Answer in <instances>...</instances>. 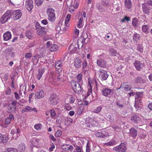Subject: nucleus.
<instances>
[{"label":"nucleus","instance_id":"28","mask_svg":"<svg viewBox=\"0 0 152 152\" xmlns=\"http://www.w3.org/2000/svg\"><path fill=\"white\" fill-rule=\"evenodd\" d=\"M134 106L135 108H141L142 107V103L140 100H137L135 102Z\"/></svg>","mask_w":152,"mask_h":152},{"label":"nucleus","instance_id":"34","mask_svg":"<svg viewBox=\"0 0 152 152\" xmlns=\"http://www.w3.org/2000/svg\"><path fill=\"white\" fill-rule=\"evenodd\" d=\"M123 87L125 91L130 90L131 88V86L130 85H125V83H123Z\"/></svg>","mask_w":152,"mask_h":152},{"label":"nucleus","instance_id":"25","mask_svg":"<svg viewBox=\"0 0 152 152\" xmlns=\"http://www.w3.org/2000/svg\"><path fill=\"white\" fill-rule=\"evenodd\" d=\"M134 81L136 83H143L145 82V80L142 79L141 77H137L135 79Z\"/></svg>","mask_w":152,"mask_h":152},{"label":"nucleus","instance_id":"23","mask_svg":"<svg viewBox=\"0 0 152 152\" xmlns=\"http://www.w3.org/2000/svg\"><path fill=\"white\" fill-rule=\"evenodd\" d=\"M20 130L18 128H15L13 129L11 131V134L13 135L16 134L17 136H18L20 133Z\"/></svg>","mask_w":152,"mask_h":152},{"label":"nucleus","instance_id":"63","mask_svg":"<svg viewBox=\"0 0 152 152\" xmlns=\"http://www.w3.org/2000/svg\"><path fill=\"white\" fill-rule=\"evenodd\" d=\"M65 109L67 111H69L71 109V107L68 104H67L65 106Z\"/></svg>","mask_w":152,"mask_h":152},{"label":"nucleus","instance_id":"9","mask_svg":"<svg viewBox=\"0 0 152 152\" xmlns=\"http://www.w3.org/2000/svg\"><path fill=\"white\" fill-rule=\"evenodd\" d=\"M134 64L136 69L139 71H140L142 69L144 66L143 64L138 61H135L134 63Z\"/></svg>","mask_w":152,"mask_h":152},{"label":"nucleus","instance_id":"1","mask_svg":"<svg viewBox=\"0 0 152 152\" xmlns=\"http://www.w3.org/2000/svg\"><path fill=\"white\" fill-rule=\"evenodd\" d=\"M71 84L73 90L77 94L81 93L82 89L78 82L73 80L71 81Z\"/></svg>","mask_w":152,"mask_h":152},{"label":"nucleus","instance_id":"50","mask_svg":"<svg viewBox=\"0 0 152 152\" xmlns=\"http://www.w3.org/2000/svg\"><path fill=\"white\" fill-rule=\"evenodd\" d=\"M76 152H83L82 148L79 146L76 147Z\"/></svg>","mask_w":152,"mask_h":152},{"label":"nucleus","instance_id":"7","mask_svg":"<svg viewBox=\"0 0 152 152\" xmlns=\"http://www.w3.org/2000/svg\"><path fill=\"white\" fill-rule=\"evenodd\" d=\"M58 98L56 95L54 94H51L49 98V101L50 104L53 105H56L57 103Z\"/></svg>","mask_w":152,"mask_h":152},{"label":"nucleus","instance_id":"40","mask_svg":"<svg viewBox=\"0 0 152 152\" xmlns=\"http://www.w3.org/2000/svg\"><path fill=\"white\" fill-rule=\"evenodd\" d=\"M83 76L82 74L80 73L78 74L77 76V81L78 82H80L81 80H82V77Z\"/></svg>","mask_w":152,"mask_h":152},{"label":"nucleus","instance_id":"54","mask_svg":"<svg viewBox=\"0 0 152 152\" xmlns=\"http://www.w3.org/2000/svg\"><path fill=\"white\" fill-rule=\"evenodd\" d=\"M32 56V54L31 53H27L25 55V57L26 58L28 59Z\"/></svg>","mask_w":152,"mask_h":152},{"label":"nucleus","instance_id":"10","mask_svg":"<svg viewBox=\"0 0 152 152\" xmlns=\"http://www.w3.org/2000/svg\"><path fill=\"white\" fill-rule=\"evenodd\" d=\"M142 10L145 14H148L150 12V10L152 8L150 6H149L147 4L144 3L142 5Z\"/></svg>","mask_w":152,"mask_h":152},{"label":"nucleus","instance_id":"56","mask_svg":"<svg viewBox=\"0 0 152 152\" xmlns=\"http://www.w3.org/2000/svg\"><path fill=\"white\" fill-rule=\"evenodd\" d=\"M116 104L120 108H122L124 107V105L123 104H121L119 102H116Z\"/></svg>","mask_w":152,"mask_h":152},{"label":"nucleus","instance_id":"22","mask_svg":"<svg viewBox=\"0 0 152 152\" xmlns=\"http://www.w3.org/2000/svg\"><path fill=\"white\" fill-rule=\"evenodd\" d=\"M44 71V69H40L38 70V73L37 75V77L38 80H39L40 79Z\"/></svg>","mask_w":152,"mask_h":152},{"label":"nucleus","instance_id":"20","mask_svg":"<svg viewBox=\"0 0 152 152\" xmlns=\"http://www.w3.org/2000/svg\"><path fill=\"white\" fill-rule=\"evenodd\" d=\"M139 117L137 115H135L131 117L130 120L134 123H137L140 121Z\"/></svg>","mask_w":152,"mask_h":152},{"label":"nucleus","instance_id":"14","mask_svg":"<svg viewBox=\"0 0 152 152\" xmlns=\"http://www.w3.org/2000/svg\"><path fill=\"white\" fill-rule=\"evenodd\" d=\"M97 64L99 67L103 68L106 67V62L103 59L98 60L97 61Z\"/></svg>","mask_w":152,"mask_h":152},{"label":"nucleus","instance_id":"48","mask_svg":"<svg viewBox=\"0 0 152 152\" xmlns=\"http://www.w3.org/2000/svg\"><path fill=\"white\" fill-rule=\"evenodd\" d=\"M115 143V141H111L106 143L104 144V145L107 146H111L114 145Z\"/></svg>","mask_w":152,"mask_h":152},{"label":"nucleus","instance_id":"62","mask_svg":"<svg viewBox=\"0 0 152 152\" xmlns=\"http://www.w3.org/2000/svg\"><path fill=\"white\" fill-rule=\"evenodd\" d=\"M129 20H130V18L127 16H125L124 18L121 20V21L122 22H124L125 21H128Z\"/></svg>","mask_w":152,"mask_h":152},{"label":"nucleus","instance_id":"19","mask_svg":"<svg viewBox=\"0 0 152 152\" xmlns=\"http://www.w3.org/2000/svg\"><path fill=\"white\" fill-rule=\"evenodd\" d=\"M130 134L134 138H135L137 135V131L133 128L130 130Z\"/></svg>","mask_w":152,"mask_h":152},{"label":"nucleus","instance_id":"17","mask_svg":"<svg viewBox=\"0 0 152 152\" xmlns=\"http://www.w3.org/2000/svg\"><path fill=\"white\" fill-rule=\"evenodd\" d=\"M74 66L75 68H78L80 67L81 65V61L80 59L77 58L75 59Z\"/></svg>","mask_w":152,"mask_h":152},{"label":"nucleus","instance_id":"53","mask_svg":"<svg viewBox=\"0 0 152 152\" xmlns=\"http://www.w3.org/2000/svg\"><path fill=\"white\" fill-rule=\"evenodd\" d=\"M20 90H21V92H23L24 95H25L26 93V86H24Z\"/></svg>","mask_w":152,"mask_h":152},{"label":"nucleus","instance_id":"18","mask_svg":"<svg viewBox=\"0 0 152 152\" xmlns=\"http://www.w3.org/2000/svg\"><path fill=\"white\" fill-rule=\"evenodd\" d=\"M4 39L5 41L10 39L11 38V34L10 32L7 31L3 35Z\"/></svg>","mask_w":152,"mask_h":152},{"label":"nucleus","instance_id":"45","mask_svg":"<svg viewBox=\"0 0 152 152\" xmlns=\"http://www.w3.org/2000/svg\"><path fill=\"white\" fill-rule=\"evenodd\" d=\"M43 0H35V3L37 6H39L42 3Z\"/></svg>","mask_w":152,"mask_h":152},{"label":"nucleus","instance_id":"64","mask_svg":"<svg viewBox=\"0 0 152 152\" xmlns=\"http://www.w3.org/2000/svg\"><path fill=\"white\" fill-rule=\"evenodd\" d=\"M145 3L148 4L149 6H150L151 7H152V0H151L148 1L147 2Z\"/></svg>","mask_w":152,"mask_h":152},{"label":"nucleus","instance_id":"42","mask_svg":"<svg viewBox=\"0 0 152 152\" xmlns=\"http://www.w3.org/2000/svg\"><path fill=\"white\" fill-rule=\"evenodd\" d=\"M35 27L37 28L38 30H43V29H45V28L40 26L39 23H36L35 25Z\"/></svg>","mask_w":152,"mask_h":152},{"label":"nucleus","instance_id":"57","mask_svg":"<svg viewBox=\"0 0 152 152\" xmlns=\"http://www.w3.org/2000/svg\"><path fill=\"white\" fill-rule=\"evenodd\" d=\"M50 115L51 117H54L56 115V113L54 110H51L50 111Z\"/></svg>","mask_w":152,"mask_h":152},{"label":"nucleus","instance_id":"24","mask_svg":"<svg viewBox=\"0 0 152 152\" xmlns=\"http://www.w3.org/2000/svg\"><path fill=\"white\" fill-rule=\"evenodd\" d=\"M80 14L79 15H80L81 17L80 18L79 20L78 24L77 25V27L78 28H80L82 27L83 26V24L82 23V22L83 21V18L82 17V14L81 12H79Z\"/></svg>","mask_w":152,"mask_h":152},{"label":"nucleus","instance_id":"49","mask_svg":"<svg viewBox=\"0 0 152 152\" xmlns=\"http://www.w3.org/2000/svg\"><path fill=\"white\" fill-rule=\"evenodd\" d=\"M97 9L100 12H102L103 11L102 10V5H100L99 4L98 5L97 4Z\"/></svg>","mask_w":152,"mask_h":152},{"label":"nucleus","instance_id":"35","mask_svg":"<svg viewBox=\"0 0 152 152\" xmlns=\"http://www.w3.org/2000/svg\"><path fill=\"white\" fill-rule=\"evenodd\" d=\"M7 53L9 54V56H10L11 57H13L14 56V53L12 51L11 49H7Z\"/></svg>","mask_w":152,"mask_h":152},{"label":"nucleus","instance_id":"38","mask_svg":"<svg viewBox=\"0 0 152 152\" xmlns=\"http://www.w3.org/2000/svg\"><path fill=\"white\" fill-rule=\"evenodd\" d=\"M62 26L61 23H59L58 26H57L56 28V30L59 32H60L61 34L62 32V31H61L62 30Z\"/></svg>","mask_w":152,"mask_h":152},{"label":"nucleus","instance_id":"51","mask_svg":"<svg viewBox=\"0 0 152 152\" xmlns=\"http://www.w3.org/2000/svg\"><path fill=\"white\" fill-rule=\"evenodd\" d=\"M83 43L82 42H81L80 41V42L78 41V43H77V45H78V47L79 49H81L82 47L83 46Z\"/></svg>","mask_w":152,"mask_h":152},{"label":"nucleus","instance_id":"52","mask_svg":"<svg viewBox=\"0 0 152 152\" xmlns=\"http://www.w3.org/2000/svg\"><path fill=\"white\" fill-rule=\"evenodd\" d=\"M41 126L42 125L41 124H38L35 125L34 127L37 130H38L40 129Z\"/></svg>","mask_w":152,"mask_h":152},{"label":"nucleus","instance_id":"13","mask_svg":"<svg viewBox=\"0 0 152 152\" xmlns=\"http://www.w3.org/2000/svg\"><path fill=\"white\" fill-rule=\"evenodd\" d=\"M8 140V137L6 135L0 134V143H4L6 142Z\"/></svg>","mask_w":152,"mask_h":152},{"label":"nucleus","instance_id":"33","mask_svg":"<svg viewBox=\"0 0 152 152\" xmlns=\"http://www.w3.org/2000/svg\"><path fill=\"white\" fill-rule=\"evenodd\" d=\"M31 108L29 106H27L22 111V113H24L27 112H31Z\"/></svg>","mask_w":152,"mask_h":152},{"label":"nucleus","instance_id":"32","mask_svg":"<svg viewBox=\"0 0 152 152\" xmlns=\"http://www.w3.org/2000/svg\"><path fill=\"white\" fill-rule=\"evenodd\" d=\"M73 120L70 118H67L66 119L65 121V124L66 125H69L72 121Z\"/></svg>","mask_w":152,"mask_h":152},{"label":"nucleus","instance_id":"39","mask_svg":"<svg viewBox=\"0 0 152 152\" xmlns=\"http://www.w3.org/2000/svg\"><path fill=\"white\" fill-rule=\"evenodd\" d=\"M138 22L136 18H134L132 20V25L134 27H136L137 26Z\"/></svg>","mask_w":152,"mask_h":152},{"label":"nucleus","instance_id":"5","mask_svg":"<svg viewBox=\"0 0 152 152\" xmlns=\"http://www.w3.org/2000/svg\"><path fill=\"white\" fill-rule=\"evenodd\" d=\"M127 149L125 144L121 143L119 145L114 148V150L118 152H125Z\"/></svg>","mask_w":152,"mask_h":152},{"label":"nucleus","instance_id":"26","mask_svg":"<svg viewBox=\"0 0 152 152\" xmlns=\"http://www.w3.org/2000/svg\"><path fill=\"white\" fill-rule=\"evenodd\" d=\"M37 34L40 36H42L46 34V31L45 29L38 30L37 31Z\"/></svg>","mask_w":152,"mask_h":152},{"label":"nucleus","instance_id":"29","mask_svg":"<svg viewBox=\"0 0 152 152\" xmlns=\"http://www.w3.org/2000/svg\"><path fill=\"white\" fill-rule=\"evenodd\" d=\"M58 48V45H51L50 50L51 51H56Z\"/></svg>","mask_w":152,"mask_h":152},{"label":"nucleus","instance_id":"46","mask_svg":"<svg viewBox=\"0 0 152 152\" xmlns=\"http://www.w3.org/2000/svg\"><path fill=\"white\" fill-rule=\"evenodd\" d=\"M102 109V107L101 106H99L96 107V109H95L94 111V112L96 113H97L100 112V111Z\"/></svg>","mask_w":152,"mask_h":152},{"label":"nucleus","instance_id":"36","mask_svg":"<svg viewBox=\"0 0 152 152\" xmlns=\"http://www.w3.org/2000/svg\"><path fill=\"white\" fill-rule=\"evenodd\" d=\"M95 135L97 137H99L101 138H104L105 135L101 132H97L95 133Z\"/></svg>","mask_w":152,"mask_h":152},{"label":"nucleus","instance_id":"8","mask_svg":"<svg viewBox=\"0 0 152 152\" xmlns=\"http://www.w3.org/2000/svg\"><path fill=\"white\" fill-rule=\"evenodd\" d=\"M99 76L102 80H105L107 78L109 75L107 74V71L100 69L99 70Z\"/></svg>","mask_w":152,"mask_h":152},{"label":"nucleus","instance_id":"55","mask_svg":"<svg viewBox=\"0 0 152 152\" xmlns=\"http://www.w3.org/2000/svg\"><path fill=\"white\" fill-rule=\"evenodd\" d=\"M90 146L88 142L86 146V152H90Z\"/></svg>","mask_w":152,"mask_h":152},{"label":"nucleus","instance_id":"27","mask_svg":"<svg viewBox=\"0 0 152 152\" xmlns=\"http://www.w3.org/2000/svg\"><path fill=\"white\" fill-rule=\"evenodd\" d=\"M109 52L110 55L112 56H116L117 52L116 50L113 48H110L109 49Z\"/></svg>","mask_w":152,"mask_h":152},{"label":"nucleus","instance_id":"60","mask_svg":"<svg viewBox=\"0 0 152 152\" xmlns=\"http://www.w3.org/2000/svg\"><path fill=\"white\" fill-rule=\"evenodd\" d=\"M68 145H64L62 146V148L64 151H67V148Z\"/></svg>","mask_w":152,"mask_h":152},{"label":"nucleus","instance_id":"6","mask_svg":"<svg viewBox=\"0 0 152 152\" xmlns=\"http://www.w3.org/2000/svg\"><path fill=\"white\" fill-rule=\"evenodd\" d=\"M10 11L7 10L3 15L0 19V22L2 23H4L11 18Z\"/></svg>","mask_w":152,"mask_h":152},{"label":"nucleus","instance_id":"30","mask_svg":"<svg viewBox=\"0 0 152 152\" xmlns=\"http://www.w3.org/2000/svg\"><path fill=\"white\" fill-rule=\"evenodd\" d=\"M26 36L28 38L30 39L33 37V34L30 31L28 30L26 32Z\"/></svg>","mask_w":152,"mask_h":152},{"label":"nucleus","instance_id":"3","mask_svg":"<svg viewBox=\"0 0 152 152\" xmlns=\"http://www.w3.org/2000/svg\"><path fill=\"white\" fill-rule=\"evenodd\" d=\"M11 17L14 20H17L19 19L21 17L22 13L20 10H16L13 11L9 10Z\"/></svg>","mask_w":152,"mask_h":152},{"label":"nucleus","instance_id":"37","mask_svg":"<svg viewBox=\"0 0 152 152\" xmlns=\"http://www.w3.org/2000/svg\"><path fill=\"white\" fill-rule=\"evenodd\" d=\"M71 4L73 6V7L75 8H77L78 7L79 3L77 0H75L74 3L72 2Z\"/></svg>","mask_w":152,"mask_h":152},{"label":"nucleus","instance_id":"4","mask_svg":"<svg viewBox=\"0 0 152 152\" xmlns=\"http://www.w3.org/2000/svg\"><path fill=\"white\" fill-rule=\"evenodd\" d=\"M17 102L15 100H13L11 103V106L8 105L7 107V112L9 113H15L17 107L16 104Z\"/></svg>","mask_w":152,"mask_h":152},{"label":"nucleus","instance_id":"61","mask_svg":"<svg viewBox=\"0 0 152 152\" xmlns=\"http://www.w3.org/2000/svg\"><path fill=\"white\" fill-rule=\"evenodd\" d=\"M20 150L21 151L23 152L25 151V146L24 145H22L21 146H20Z\"/></svg>","mask_w":152,"mask_h":152},{"label":"nucleus","instance_id":"41","mask_svg":"<svg viewBox=\"0 0 152 152\" xmlns=\"http://www.w3.org/2000/svg\"><path fill=\"white\" fill-rule=\"evenodd\" d=\"M71 15L69 14H68L67 15L65 22V24H67L69 22L71 18Z\"/></svg>","mask_w":152,"mask_h":152},{"label":"nucleus","instance_id":"12","mask_svg":"<svg viewBox=\"0 0 152 152\" xmlns=\"http://www.w3.org/2000/svg\"><path fill=\"white\" fill-rule=\"evenodd\" d=\"M35 96L38 99L43 98L44 96V91L42 90H39L35 94Z\"/></svg>","mask_w":152,"mask_h":152},{"label":"nucleus","instance_id":"16","mask_svg":"<svg viewBox=\"0 0 152 152\" xmlns=\"http://www.w3.org/2000/svg\"><path fill=\"white\" fill-rule=\"evenodd\" d=\"M124 6L127 10H129L132 8V4L131 0H125Z\"/></svg>","mask_w":152,"mask_h":152},{"label":"nucleus","instance_id":"2","mask_svg":"<svg viewBox=\"0 0 152 152\" xmlns=\"http://www.w3.org/2000/svg\"><path fill=\"white\" fill-rule=\"evenodd\" d=\"M48 20L51 22L54 21L56 19L55 10L53 9L49 8L47 11Z\"/></svg>","mask_w":152,"mask_h":152},{"label":"nucleus","instance_id":"44","mask_svg":"<svg viewBox=\"0 0 152 152\" xmlns=\"http://www.w3.org/2000/svg\"><path fill=\"white\" fill-rule=\"evenodd\" d=\"M62 134V132L61 130H58L55 134V136L56 137H59Z\"/></svg>","mask_w":152,"mask_h":152},{"label":"nucleus","instance_id":"47","mask_svg":"<svg viewBox=\"0 0 152 152\" xmlns=\"http://www.w3.org/2000/svg\"><path fill=\"white\" fill-rule=\"evenodd\" d=\"M62 62L60 61H58L55 64V67H61L62 66Z\"/></svg>","mask_w":152,"mask_h":152},{"label":"nucleus","instance_id":"59","mask_svg":"<svg viewBox=\"0 0 152 152\" xmlns=\"http://www.w3.org/2000/svg\"><path fill=\"white\" fill-rule=\"evenodd\" d=\"M56 67V72L57 74H59V73L61 72V67Z\"/></svg>","mask_w":152,"mask_h":152},{"label":"nucleus","instance_id":"11","mask_svg":"<svg viewBox=\"0 0 152 152\" xmlns=\"http://www.w3.org/2000/svg\"><path fill=\"white\" fill-rule=\"evenodd\" d=\"M26 7L27 10L30 11L33 8V1L32 0H26Z\"/></svg>","mask_w":152,"mask_h":152},{"label":"nucleus","instance_id":"58","mask_svg":"<svg viewBox=\"0 0 152 152\" xmlns=\"http://www.w3.org/2000/svg\"><path fill=\"white\" fill-rule=\"evenodd\" d=\"M92 93V89L91 88V86H89V88H88V91L87 93V96H89Z\"/></svg>","mask_w":152,"mask_h":152},{"label":"nucleus","instance_id":"15","mask_svg":"<svg viewBox=\"0 0 152 152\" xmlns=\"http://www.w3.org/2000/svg\"><path fill=\"white\" fill-rule=\"evenodd\" d=\"M112 90L107 88L103 89L102 91V94L103 95L107 96L110 94Z\"/></svg>","mask_w":152,"mask_h":152},{"label":"nucleus","instance_id":"31","mask_svg":"<svg viewBox=\"0 0 152 152\" xmlns=\"http://www.w3.org/2000/svg\"><path fill=\"white\" fill-rule=\"evenodd\" d=\"M142 31L143 32L147 33L148 32L149 28L147 25H144L142 26Z\"/></svg>","mask_w":152,"mask_h":152},{"label":"nucleus","instance_id":"21","mask_svg":"<svg viewBox=\"0 0 152 152\" xmlns=\"http://www.w3.org/2000/svg\"><path fill=\"white\" fill-rule=\"evenodd\" d=\"M88 123L91 124L93 126H96L97 124L96 121L94 120V119L92 118H88Z\"/></svg>","mask_w":152,"mask_h":152},{"label":"nucleus","instance_id":"43","mask_svg":"<svg viewBox=\"0 0 152 152\" xmlns=\"http://www.w3.org/2000/svg\"><path fill=\"white\" fill-rule=\"evenodd\" d=\"M8 152H18L17 150L13 148H10L7 149Z\"/></svg>","mask_w":152,"mask_h":152}]
</instances>
